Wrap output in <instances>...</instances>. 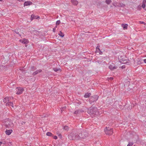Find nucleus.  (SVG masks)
Instances as JSON below:
<instances>
[{
    "label": "nucleus",
    "instance_id": "obj_3",
    "mask_svg": "<svg viewBox=\"0 0 146 146\" xmlns=\"http://www.w3.org/2000/svg\"><path fill=\"white\" fill-rule=\"evenodd\" d=\"M104 132L107 135H110L113 133V129L110 128L106 127L104 129Z\"/></svg>",
    "mask_w": 146,
    "mask_h": 146
},
{
    "label": "nucleus",
    "instance_id": "obj_18",
    "mask_svg": "<svg viewBox=\"0 0 146 146\" xmlns=\"http://www.w3.org/2000/svg\"><path fill=\"white\" fill-rule=\"evenodd\" d=\"M63 129L66 131H68L69 130V127L67 125L64 126L63 127Z\"/></svg>",
    "mask_w": 146,
    "mask_h": 146
},
{
    "label": "nucleus",
    "instance_id": "obj_15",
    "mask_svg": "<svg viewBox=\"0 0 146 146\" xmlns=\"http://www.w3.org/2000/svg\"><path fill=\"white\" fill-rule=\"evenodd\" d=\"M71 2L75 5H77L78 3V2L76 0H71Z\"/></svg>",
    "mask_w": 146,
    "mask_h": 146
},
{
    "label": "nucleus",
    "instance_id": "obj_31",
    "mask_svg": "<svg viewBox=\"0 0 146 146\" xmlns=\"http://www.w3.org/2000/svg\"><path fill=\"white\" fill-rule=\"evenodd\" d=\"M96 62H98L99 64L101 63V61L100 60H98L96 61Z\"/></svg>",
    "mask_w": 146,
    "mask_h": 146
},
{
    "label": "nucleus",
    "instance_id": "obj_44",
    "mask_svg": "<svg viewBox=\"0 0 146 146\" xmlns=\"http://www.w3.org/2000/svg\"><path fill=\"white\" fill-rule=\"evenodd\" d=\"M63 108L64 109H65L66 108V106H64V107H63Z\"/></svg>",
    "mask_w": 146,
    "mask_h": 146
},
{
    "label": "nucleus",
    "instance_id": "obj_13",
    "mask_svg": "<svg viewBox=\"0 0 146 146\" xmlns=\"http://www.w3.org/2000/svg\"><path fill=\"white\" fill-rule=\"evenodd\" d=\"M84 111L82 110H78L75 111L74 113V114H77L80 112H83Z\"/></svg>",
    "mask_w": 146,
    "mask_h": 146
},
{
    "label": "nucleus",
    "instance_id": "obj_43",
    "mask_svg": "<svg viewBox=\"0 0 146 146\" xmlns=\"http://www.w3.org/2000/svg\"><path fill=\"white\" fill-rule=\"evenodd\" d=\"M2 144V142L0 141V146H1V145Z\"/></svg>",
    "mask_w": 146,
    "mask_h": 146
},
{
    "label": "nucleus",
    "instance_id": "obj_48",
    "mask_svg": "<svg viewBox=\"0 0 146 146\" xmlns=\"http://www.w3.org/2000/svg\"><path fill=\"white\" fill-rule=\"evenodd\" d=\"M3 0H0V1H3Z\"/></svg>",
    "mask_w": 146,
    "mask_h": 146
},
{
    "label": "nucleus",
    "instance_id": "obj_12",
    "mask_svg": "<svg viewBox=\"0 0 146 146\" xmlns=\"http://www.w3.org/2000/svg\"><path fill=\"white\" fill-rule=\"evenodd\" d=\"M92 100H98L99 96L97 95H95L92 97Z\"/></svg>",
    "mask_w": 146,
    "mask_h": 146
},
{
    "label": "nucleus",
    "instance_id": "obj_33",
    "mask_svg": "<svg viewBox=\"0 0 146 146\" xmlns=\"http://www.w3.org/2000/svg\"><path fill=\"white\" fill-rule=\"evenodd\" d=\"M15 32L17 34H19L20 36H21V35H20L19 34V32L18 31H15Z\"/></svg>",
    "mask_w": 146,
    "mask_h": 146
},
{
    "label": "nucleus",
    "instance_id": "obj_7",
    "mask_svg": "<svg viewBox=\"0 0 146 146\" xmlns=\"http://www.w3.org/2000/svg\"><path fill=\"white\" fill-rule=\"evenodd\" d=\"M117 67L115 66H114L113 64L110 65L109 67V68L111 70H113L116 69Z\"/></svg>",
    "mask_w": 146,
    "mask_h": 146
},
{
    "label": "nucleus",
    "instance_id": "obj_46",
    "mask_svg": "<svg viewBox=\"0 0 146 146\" xmlns=\"http://www.w3.org/2000/svg\"><path fill=\"white\" fill-rule=\"evenodd\" d=\"M59 136H61V134H59Z\"/></svg>",
    "mask_w": 146,
    "mask_h": 146
},
{
    "label": "nucleus",
    "instance_id": "obj_17",
    "mask_svg": "<svg viewBox=\"0 0 146 146\" xmlns=\"http://www.w3.org/2000/svg\"><path fill=\"white\" fill-rule=\"evenodd\" d=\"M122 27H123L124 29H127L128 25L127 24H122L121 25Z\"/></svg>",
    "mask_w": 146,
    "mask_h": 146
},
{
    "label": "nucleus",
    "instance_id": "obj_29",
    "mask_svg": "<svg viewBox=\"0 0 146 146\" xmlns=\"http://www.w3.org/2000/svg\"><path fill=\"white\" fill-rule=\"evenodd\" d=\"M5 100H9L10 99H9V98L8 97H6L5 98Z\"/></svg>",
    "mask_w": 146,
    "mask_h": 146
},
{
    "label": "nucleus",
    "instance_id": "obj_16",
    "mask_svg": "<svg viewBox=\"0 0 146 146\" xmlns=\"http://www.w3.org/2000/svg\"><path fill=\"white\" fill-rule=\"evenodd\" d=\"M146 3V0H144L142 2L141 7L143 8H144L145 7V4Z\"/></svg>",
    "mask_w": 146,
    "mask_h": 146
},
{
    "label": "nucleus",
    "instance_id": "obj_10",
    "mask_svg": "<svg viewBox=\"0 0 146 146\" xmlns=\"http://www.w3.org/2000/svg\"><path fill=\"white\" fill-rule=\"evenodd\" d=\"M42 72V70L40 69L36 71L35 72H34L33 74V75L35 76L39 73H40Z\"/></svg>",
    "mask_w": 146,
    "mask_h": 146
},
{
    "label": "nucleus",
    "instance_id": "obj_40",
    "mask_svg": "<svg viewBox=\"0 0 146 146\" xmlns=\"http://www.w3.org/2000/svg\"><path fill=\"white\" fill-rule=\"evenodd\" d=\"M110 79L111 80H112L113 79V77H110Z\"/></svg>",
    "mask_w": 146,
    "mask_h": 146
},
{
    "label": "nucleus",
    "instance_id": "obj_5",
    "mask_svg": "<svg viewBox=\"0 0 146 146\" xmlns=\"http://www.w3.org/2000/svg\"><path fill=\"white\" fill-rule=\"evenodd\" d=\"M20 41L21 43L25 44H27L29 42V41L27 39L23 38L22 40H20Z\"/></svg>",
    "mask_w": 146,
    "mask_h": 146
},
{
    "label": "nucleus",
    "instance_id": "obj_26",
    "mask_svg": "<svg viewBox=\"0 0 146 146\" xmlns=\"http://www.w3.org/2000/svg\"><path fill=\"white\" fill-rule=\"evenodd\" d=\"M60 23V20L57 21L56 22V25H59Z\"/></svg>",
    "mask_w": 146,
    "mask_h": 146
},
{
    "label": "nucleus",
    "instance_id": "obj_42",
    "mask_svg": "<svg viewBox=\"0 0 146 146\" xmlns=\"http://www.w3.org/2000/svg\"><path fill=\"white\" fill-rule=\"evenodd\" d=\"M124 63H126L127 64H129V62H123Z\"/></svg>",
    "mask_w": 146,
    "mask_h": 146
},
{
    "label": "nucleus",
    "instance_id": "obj_24",
    "mask_svg": "<svg viewBox=\"0 0 146 146\" xmlns=\"http://www.w3.org/2000/svg\"><path fill=\"white\" fill-rule=\"evenodd\" d=\"M133 142H129L127 146H132L133 145Z\"/></svg>",
    "mask_w": 146,
    "mask_h": 146
},
{
    "label": "nucleus",
    "instance_id": "obj_2",
    "mask_svg": "<svg viewBox=\"0 0 146 146\" xmlns=\"http://www.w3.org/2000/svg\"><path fill=\"white\" fill-rule=\"evenodd\" d=\"M88 113L90 114L96 115L98 113V109L96 107H90L88 109Z\"/></svg>",
    "mask_w": 146,
    "mask_h": 146
},
{
    "label": "nucleus",
    "instance_id": "obj_9",
    "mask_svg": "<svg viewBox=\"0 0 146 146\" xmlns=\"http://www.w3.org/2000/svg\"><path fill=\"white\" fill-rule=\"evenodd\" d=\"M39 17L38 16H35L33 15H31V20H32L33 19H37L39 18Z\"/></svg>",
    "mask_w": 146,
    "mask_h": 146
},
{
    "label": "nucleus",
    "instance_id": "obj_37",
    "mask_svg": "<svg viewBox=\"0 0 146 146\" xmlns=\"http://www.w3.org/2000/svg\"><path fill=\"white\" fill-rule=\"evenodd\" d=\"M55 30H56V28H53V31L54 32L55 31Z\"/></svg>",
    "mask_w": 146,
    "mask_h": 146
},
{
    "label": "nucleus",
    "instance_id": "obj_6",
    "mask_svg": "<svg viewBox=\"0 0 146 146\" xmlns=\"http://www.w3.org/2000/svg\"><path fill=\"white\" fill-rule=\"evenodd\" d=\"M13 130L12 129H6L5 131L6 134L8 135H10L12 132Z\"/></svg>",
    "mask_w": 146,
    "mask_h": 146
},
{
    "label": "nucleus",
    "instance_id": "obj_4",
    "mask_svg": "<svg viewBox=\"0 0 146 146\" xmlns=\"http://www.w3.org/2000/svg\"><path fill=\"white\" fill-rule=\"evenodd\" d=\"M16 90V94H21L24 91L23 88L21 87H17Z\"/></svg>",
    "mask_w": 146,
    "mask_h": 146
},
{
    "label": "nucleus",
    "instance_id": "obj_23",
    "mask_svg": "<svg viewBox=\"0 0 146 146\" xmlns=\"http://www.w3.org/2000/svg\"><path fill=\"white\" fill-rule=\"evenodd\" d=\"M111 2V0H106V3L108 4H109Z\"/></svg>",
    "mask_w": 146,
    "mask_h": 146
},
{
    "label": "nucleus",
    "instance_id": "obj_19",
    "mask_svg": "<svg viewBox=\"0 0 146 146\" xmlns=\"http://www.w3.org/2000/svg\"><path fill=\"white\" fill-rule=\"evenodd\" d=\"M91 95L90 93H86L84 95V97L85 98H87L89 97Z\"/></svg>",
    "mask_w": 146,
    "mask_h": 146
},
{
    "label": "nucleus",
    "instance_id": "obj_20",
    "mask_svg": "<svg viewBox=\"0 0 146 146\" xmlns=\"http://www.w3.org/2000/svg\"><path fill=\"white\" fill-rule=\"evenodd\" d=\"M58 35L62 37H63L64 36V34L63 33H62L61 31H60V32L58 33Z\"/></svg>",
    "mask_w": 146,
    "mask_h": 146
},
{
    "label": "nucleus",
    "instance_id": "obj_8",
    "mask_svg": "<svg viewBox=\"0 0 146 146\" xmlns=\"http://www.w3.org/2000/svg\"><path fill=\"white\" fill-rule=\"evenodd\" d=\"M32 4V2H31V1H25V2L24 4V6H27L31 5Z\"/></svg>",
    "mask_w": 146,
    "mask_h": 146
},
{
    "label": "nucleus",
    "instance_id": "obj_36",
    "mask_svg": "<svg viewBox=\"0 0 146 146\" xmlns=\"http://www.w3.org/2000/svg\"><path fill=\"white\" fill-rule=\"evenodd\" d=\"M140 22L141 24H143L144 25H145V23H144V22H143V21H141V22Z\"/></svg>",
    "mask_w": 146,
    "mask_h": 146
},
{
    "label": "nucleus",
    "instance_id": "obj_28",
    "mask_svg": "<svg viewBox=\"0 0 146 146\" xmlns=\"http://www.w3.org/2000/svg\"><path fill=\"white\" fill-rule=\"evenodd\" d=\"M53 138L54 139H57L58 137L56 136H53Z\"/></svg>",
    "mask_w": 146,
    "mask_h": 146
},
{
    "label": "nucleus",
    "instance_id": "obj_14",
    "mask_svg": "<svg viewBox=\"0 0 146 146\" xmlns=\"http://www.w3.org/2000/svg\"><path fill=\"white\" fill-rule=\"evenodd\" d=\"M125 5L122 3H118L117 6L119 7H123L125 6Z\"/></svg>",
    "mask_w": 146,
    "mask_h": 146
},
{
    "label": "nucleus",
    "instance_id": "obj_11",
    "mask_svg": "<svg viewBox=\"0 0 146 146\" xmlns=\"http://www.w3.org/2000/svg\"><path fill=\"white\" fill-rule=\"evenodd\" d=\"M137 61V64L140 65L143 63L142 60L140 58H138Z\"/></svg>",
    "mask_w": 146,
    "mask_h": 146
},
{
    "label": "nucleus",
    "instance_id": "obj_50",
    "mask_svg": "<svg viewBox=\"0 0 146 146\" xmlns=\"http://www.w3.org/2000/svg\"><path fill=\"white\" fill-rule=\"evenodd\" d=\"M25 0H24V1H25Z\"/></svg>",
    "mask_w": 146,
    "mask_h": 146
},
{
    "label": "nucleus",
    "instance_id": "obj_38",
    "mask_svg": "<svg viewBox=\"0 0 146 146\" xmlns=\"http://www.w3.org/2000/svg\"><path fill=\"white\" fill-rule=\"evenodd\" d=\"M9 99H10V100H13V97H9Z\"/></svg>",
    "mask_w": 146,
    "mask_h": 146
},
{
    "label": "nucleus",
    "instance_id": "obj_32",
    "mask_svg": "<svg viewBox=\"0 0 146 146\" xmlns=\"http://www.w3.org/2000/svg\"><path fill=\"white\" fill-rule=\"evenodd\" d=\"M89 102V103L90 104H92V102H94L96 101H88Z\"/></svg>",
    "mask_w": 146,
    "mask_h": 146
},
{
    "label": "nucleus",
    "instance_id": "obj_21",
    "mask_svg": "<svg viewBox=\"0 0 146 146\" xmlns=\"http://www.w3.org/2000/svg\"><path fill=\"white\" fill-rule=\"evenodd\" d=\"M7 105L8 106H12L13 108V103L10 102H9L7 103Z\"/></svg>",
    "mask_w": 146,
    "mask_h": 146
},
{
    "label": "nucleus",
    "instance_id": "obj_47",
    "mask_svg": "<svg viewBox=\"0 0 146 146\" xmlns=\"http://www.w3.org/2000/svg\"><path fill=\"white\" fill-rule=\"evenodd\" d=\"M84 136V134H83L82 135V136Z\"/></svg>",
    "mask_w": 146,
    "mask_h": 146
},
{
    "label": "nucleus",
    "instance_id": "obj_27",
    "mask_svg": "<svg viewBox=\"0 0 146 146\" xmlns=\"http://www.w3.org/2000/svg\"><path fill=\"white\" fill-rule=\"evenodd\" d=\"M31 68L32 69V70L33 71L36 69V68L34 66H32Z\"/></svg>",
    "mask_w": 146,
    "mask_h": 146
},
{
    "label": "nucleus",
    "instance_id": "obj_35",
    "mask_svg": "<svg viewBox=\"0 0 146 146\" xmlns=\"http://www.w3.org/2000/svg\"><path fill=\"white\" fill-rule=\"evenodd\" d=\"M98 46H97V47L96 48V49L97 50H99V51H100V49L99 48H98Z\"/></svg>",
    "mask_w": 146,
    "mask_h": 146
},
{
    "label": "nucleus",
    "instance_id": "obj_25",
    "mask_svg": "<svg viewBox=\"0 0 146 146\" xmlns=\"http://www.w3.org/2000/svg\"><path fill=\"white\" fill-rule=\"evenodd\" d=\"M53 69L54 71H55V72H57L59 70H60V69H58L57 68H53Z\"/></svg>",
    "mask_w": 146,
    "mask_h": 146
},
{
    "label": "nucleus",
    "instance_id": "obj_34",
    "mask_svg": "<svg viewBox=\"0 0 146 146\" xmlns=\"http://www.w3.org/2000/svg\"><path fill=\"white\" fill-rule=\"evenodd\" d=\"M25 123V122L24 121H22L21 123V124L22 125H23Z\"/></svg>",
    "mask_w": 146,
    "mask_h": 146
},
{
    "label": "nucleus",
    "instance_id": "obj_41",
    "mask_svg": "<svg viewBox=\"0 0 146 146\" xmlns=\"http://www.w3.org/2000/svg\"><path fill=\"white\" fill-rule=\"evenodd\" d=\"M122 68H125V66L124 65H123V66H122Z\"/></svg>",
    "mask_w": 146,
    "mask_h": 146
},
{
    "label": "nucleus",
    "instance_id": "obj_22",
    "mask_svg": "<svg viewBox=\"0 0 146 146\" xmlns=\"http://www.w3.org/2000/svg\"><path fill=\"white\" fill-rule=\"evenodd\" d=\"M46 135L48 136H51L52 135V134L51 132H48L46 133Z\"/></svg>",
    "mask_w": 146,
    "mask_h": 146
},
{
    "label": "nucleus",
    "instance_id": "obj_30",
    "mask_svg": "<svg viewBox=\"0 0 146 146\" xmlns=\"http://www.w3.org/2000/svg\"><path fill=\"white\" fill-rule=\"evenodd\" d=\"M64 109L63 107L61 108L60 110L62 112L64 111Z\"/></svg>",
    "mask_w": 146,
    "mask_h": 146
},
{
    "label": "nucleus",
    "instance_id": "obj_45",
    "mask_svg": "<svg viewBox=\"0 0 146 146\" xmlns=\"http://www.w3.org/2000/svg\"><path fill=\"white\" fill-rule=\"evenodd\" d=\"M59 136H61V134H59Z\"/></svg>",
    "mask_w": 146,
    "mask_h": 146
},
{
    "label": "nucleus",
    "instance_id": "obj_49",
    "mask_svg": "<svg viewBox=\"0 0 146 146\" xmlns=\"http://www.w3.org/2000/svg\"><path fill=\"white\" fill-rule=\"evenodd\" d=\"M136 146L135 145H134V146Z\"/></svg>",
    "mask_w": 146,
    "mask_h": 146
},
{
    "label": "nucleus",
    "instance_id": "obj_1",
    "mask_svg": "<svg viewBox=\"0 0 146 146\" xmlns=\"http://www.w3.org/2000/svg\"><path fill=\"white\" fill-rule=\"evenodd\" d=\"M88 135L86 130L81 129L77 131H73L68 135V138L70 140H79L86 138Z\"/></svg>",
    "mask_w": 146,
    "mask_h": 146
},
{
    "label": "nucleus",
    "instance_id": "obj_39",
    "mask_svg": "<svg viewBox=\"0 0 146 146\" xmlns=\"http://www.w3.org/2000/svg\"><path fill=\"white\" fill-rule=\"evenodd\" d=\"M143 61L145 63H146V59H144Z\"/></svg>",
    "mask_w": 146,
    "mask_h": 146
}]
</instances>
